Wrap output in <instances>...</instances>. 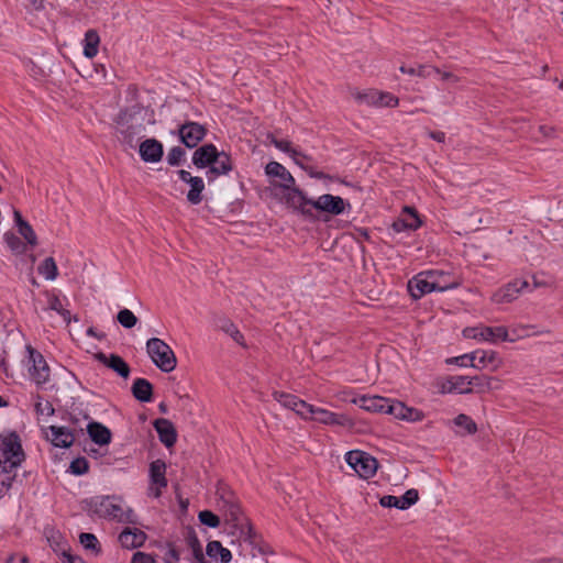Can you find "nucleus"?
<instances>
[{
	"label": "nucleus",
	"mask_w": 563,
	"mask_h": 563,
	"mask_svg": "<svg viewBox=\"0 0 563 563\" xmlns=\"http://www.w3.org/2000/svg\"><path fill=\"white\" fill-rule=\"evenodd\" d=\"M114 122L119 141L130 148H134L146 125L155 124V112L150 107L135 103L120 110Z\"/></svg>",
	"instance_id": "nucleus-1"
},
{
	"label": "nucleus",
	"mask_w": 563,
	"mask_h": 563,
	"mask_svg": "<svg viewBox=\"0 0 563 563\" xmlns=\"http://www.w3.org/2000/svg\"><path fill=\"white\" fill-rule=\"evenodd\" d=\"M24 460L19 434L15 431L0 433V498L11 488L16 470Z\"/></svg>",
	"instance_id": "nucleus-2"
},
{
	"label": "nucleus",
	"mask_w": 563,
	"mask_h": 563,
	"mask_svg": "<svg viewBox=\"0 0 563 563\" xmlns=\"http://www.w3.org/2000/svg\"><path fill=\"white\" fill-rule=\"evenodd\" d=\"M146 352L152 362L164 373H170L177 366V358L172 347L158 338L146 342Z\"/></svg>",
	"instance_id": "nucleus-3"
},
{
	"label": "nucleus",
	"mask_w": 563,
	"mask_h": 563,
	"mask_svg": "<svg viewBox=\"0 0 563 563\" xmlns=\"http://www.w3.org/2000/svg\"><path fill=\"white\" fill-rule=\"evenodd\" d=\"M283 199L287 207L292 208L306 219L311 221H329L328 217L319 216L313 211L314 208L311 207V202H316V199L307 197L306 192L300 188H292L291 191L285 192Z\"/></svg>",
	"instance_id": "nucleus-4"
},
{
	"label": "nucleus",
	"mask_w": 563,
	"mask_h": 563,
	"mask_svg": "<svg viewBox=\"0 0 563 563\" xmlns=\"http://www.w3.org/2000/svg\"><path fill=\"white\" fill-rule=\"evenodd\" d=\"M345 461L364 479L373 477L378 468L377 460L360 450L349 451L345 454Z\"/></svg>",
	"instance_id": "nucleus-5"
},
{
	"label": "nucleus",
	"mask_w": 563,
	"mask_h": 563,
	"mask_svg": "<svg viewBox=\"0 0 563 563\" xmlns=\"http://www.w3.org/2000/svg\"><path fill=\"white\" fill-rule=\"evenodd\" d=\"M311 207L320 214L339 216L342 214L346 209H351V203L344 200L340 196L331 194L321 195L316 199V202H311Z\"/></svg>",
	"instance_id": "nucleus-6"
},
{
	"label": "nucleus",
	"mask_w": 563,
	"mask_h": 563,
	"mask_svg": "<svg viewBox=\"0 0 563 563\" xmlns=\"http://www.w3.org/2000/svg\"><path fill=\"white\" fill-rule=\"evenodd\" d=\"M87 510L100 518L115 519L120 517L121 506L114 504L109 496H95L85 500Z\"/></svg>",
	"instance_id": "nucleus-7"
},
{
	"label": "nucleus",
	"mask_w": 563,
	"mask_h": 563,
	"mask_svg": "<svg viewBox=\"0 0 563 563\" xmlns=\"http://www.w3.org/2000/svg\"><path fill=\"white\" fill-rule=\"evenodd\" d=\"M206 134V126L194 121H185L177 130L180 142L188 148L196 147L205 139Z\"/></svg>",
	"instance_id": "nucleus-8"
},
{
	"label": "nucleus",
	"mask_w": 563,
	"mask_h": 563,
	"mask_svg": "<svg viewBox=\"0 0 563 563\" xmlns=\"http://www.w3.org/2000/svg\"><path fill=\"white\" fill-rule=\"evenodd\" d=\"M26 351L29 352L30 362H32V366L29 368L30 375L37 386H42L49 379V367L37 350L27 345Z\"/></svg>",
	"instance_id": "nucleus-9"
},
{
	"label": "nucleus",
	"mask_w": 563,
	"mask_h": 563,
	"mask_svg": "<svg viewBox=\"0 0 563 563\" xmlns=\"http://www.w3.org/2000/svg\"><path fill=\"white\" fill-rule=\"evenodd\" d=\"M432 276L429 275L428 271H423L408 282V291L413 299H420L424 295L441 288L439 284L433 282Z\"/></svg>",
	"instance_id": "nucleus-10"
},
{
	"label": "nucleus",
	"mask_w": 563,
	"mask_h": 563,
	"mask_svg": "<svg viewBox=\"0 0 563 563\" xmlns=\"http://www.w3.org/2000/svg\"><path fill=\"white\" fill-rule=\"evenodd\" d=\"M265 174L268 177L279 178V183L273 181L272 185L274 187L283 188L286 192L291 191L292 188H297L295 186V178L292 175L278 162H269L265 166Z\"/></svg>",
	"instance_id": "nucleus-11"
},
{
	"label": "nucleus",
	"mask_w": 563,
	"mask_h": 563,
	"mask_svg": "<svg viewBox=\"0 0 563 563\" xmlns=\"http://www.w3.org/2000/svg\"><path fill=\"white\" fill-rule=\"evenodd\" d=\"M529 284L527 280L522 279H514L506 284L504 287L499 288L492 296V300L495 303H508L512 302L517 299L518 295L525 289L528 288Z\"/></svg>",
	"instance_id": "nucleus-12"
},
{
	"label": "nucleus",
	"mask_w": 563,
	"mask_h": 563,
	"mask_svg": "<svg viewBox=\"0 0 563 563\" xmlns=\"http://www.w3.org/2000/svg\"><path fill=\"white\" fill-rule=\"evenodd\" d=\"M419 499V493L415 488H410L406 490V493L400 496L385 495L379 499L380 506L385 508L395 507L400 510L408 509L412 505H415Z\"/></svg>",
	"instance_id": "nucleus-13"
},
{
	"label": "nucleus",
	"mask_w": 563,
	"mask_h": 563,
	"mask_svg": "<svg viewBox=\"0 0 563 563\" xmlns=\"http://www.w3.org/2000/svg\"><path fill=\"white\" fill-rule=\"evenodd\" d=\"M309 419L318 421L324 424H335L342 427H352L351 419L343 413L331 412L327 409L313 406L311 416Z\"/></svg>",
	"instance_id": "nucleus-14"
},
{
	"label": "nucleus",
	"mask_w": 563,
	"mask_h": 563,
	"mask_svg": "<svg viewBox=\"0 0 563 563\" xmlns=\"http://www.w3.org/2000/svg\"><path fill=\"white\" fill-rule=\"evenodd\" d=\"M139 154L145 163H158L164 155V146L156 139H146L140 143Z\"/></svg>",
	"instance_id": "nucleus-15"
},
{
	"label": "nucleus",
	"mask_w": 563,
	"mask_h": 563,
	"mask_svg": "<svg viewBox=\"0 0 563 563\" xmlns=\"http://www.w3.org/2000/svg\"><path fill=\"white\" fill-rule=\"evenodd\" d=\"M96 360L115 372L120 377L126 379L130 376V365L118 354L111 353L107 355L102 352L96 354Z\"/></svg>",
	"instance_id": "nucleus-16"
},
{
	"label": "nucleus",
	"mask_w": 563,
	"mask_h": 563,
	"mask_svg": "<svg viewBox=\"0 0 563 563\" xmlns=\"http://www.w3.org/2000/svg\"><path fill=\"white\" fill-rule=\"evenodd\" d=\"M233 169V161L230 154L224 151H218V157L214 159L206 175L208 181H213L218 176L228 175Z\"/></svg>",
	"instance_id": "nucleus-17"
},
{
	"label": "nucleus",
	"mask_w": 563,
	"mask_h": 563,
	"mask_svg": "<svg viewBox=\"0 0 563 563\" xmlns=\"http://www.w3.org/2000/svg\"><path fill=\"white\" fill-rule=\"evenodd\" d=\"M47 430L51 432V438L46 435V439L56 448L68 449L75 442V433L67 427L49 426Z\"/></svg>",
	"instance_id": "nucleus-18"
},
{
	"label": "nucleus",
	"mask_w": 563,
	"mask_h": 563,
	"mask_svg": "<svg viewBox=\"0 0 563 563\" xmlns=\"http://www.w3.org/2000/svg\"><path fill=\"white\" fill-rule=\"evenodd\" d=\"M122 548L132 550L144 545L147 534L137 528H124L118 538Z\"/></svg>",
	"instance_id": "nucleus-19"
},
{
	"label": "nucleus",
	"mask_w": 563,
	"mask_h": 563,
	"mask_svg": "<svg viewBox=\"0 0 563 563\" xmlns=\"http://www.w3.org/2000/svg\"><path fill=\"white\" fill-rule=\"evenodd\" d=\"M218 157V148L214 144L209 143L197 147L192 154V164L199 168H210L214 159Z\"/></svg>",
	"instance_id": "nucleus-20"
},
{
	"label": "nucleus",
	"mask_w": 563,
	"mask_h": 563,
	"mask_svg": "<svg viewBox=\"0 0 563 563\" xmlns=\"http://www.w3.org/2000/svg\"><path fill=\"white\" fill-rule=\"evenodd\" d=\"M166 463L163 460H155L150 464V481L155 485L154 496L157 498L162 495V488L167 487Z\"/></svg>",
	"instance_id": "nucleus-21"
},
{
	"label": "nucleus",
	"mask_w": 563,
	"mask_h": 563,
	"mask_svg": "<svg viewBox=\"0 0 563 563\" xmlns=\"http://www.w3.org/2000/svg\"><path fill=\"white\" fill-rule=\"evenodd\" d=\"M154 428L158 434L159 441L166 446L172 448L177 441V431L168 419L158 418L154 421Z\"/></svg>",
	"instance_id": "nucleus-22"
},
{
	"label": "nucleus",
	"mask_w": 563,
	"mask_h": 563,
	"mask_svg": "<svg viewBox=\"0 0 563 563\" xmlns=\"http://www.w3.org/2000/svg\"><path fill=\"white\" fill-rule=\"evenodd\" d=\"M86 430L90 440L100 446L108 445L111 442L112 433L110 429L101 422L91 420L87 424Z\"/></svg>",
	"instance_id": "nucleus-23"
},
{
	"label": "nucleus",
	"mask_w": 563,
	"mask_h": 563,
	"mask_svg": "<svg viewBox=\"0 0 563 563\" xmlns=\"http://www.w3.org/2000/svg\"><path fill=\"white\" fill-rule=\"evenodd\" d=\"M131 393L137 401L151 402L153 400L154 387L148 379L139 377L134 379Z\"/></svg>",
	"instance_id": "nucleus-24"
},
{
	"label": "nucleus",
	"mask_w": 563,
	"mask_h": 563,
	"mask_svg": "<svg viewBox=\"0 0 563 563\" xmlns=\"http://www.w3.org/2000/svg\"><path fill=\"white\" fill-rule=\"evenodd\" d=\"M498 383L499 380L496 377L483 374L470 376V380H467V386L473 388V393L475 391L478 394H484L493 389H497Z\"/></svg>",
	"instance_id": "nucleus-25"
},
{
	"label": "nucleus",
	"mask_w": 563,
	"mask_h": 563,
	"mask_svg": "<svg viewBox=\"0 0 563 563\" xmlns=\"http://www.w3.org/2000/svg\"><path fill=\"white\" fill-rule=\"evenodd\" d=\"M354 404L358 405L360 408L369 411V412H378L385 413L386 404H388V398L382 396H362L353 400Z\"/></svg>",
	"instance_id": "nucleus-26"
},
{
	"label": "nucleus",
	"mask_w": 563,
	"mask_h": 563,
	"mask_svg": "<svg viewBox=\"0 0 563 563\" xmlns=\"http://www.w3.org/2000/svg\"><path fill=\"white\" fill-rule=\"evenodd\" d=\"M473 353L477 354L474 368H489L494 372L501 364V360L495 351L476 350Z\"/></svg>",
	"instance_id": "nucleus-27"
},
{
	"label": "nucleus",
	"mask_w": 563,
	"mask_h": 563,
	"mask_svg": "<svg viewBox=\"0 0 563 563\" xmlns=\"http://www.w3.org/2000/svg\"><path fill=\"white\" fill-rule=\"evenodd\" d=\"M481 340L489 341V342H497V341H509L514 342L515 339L509 338V333L506 327L499 325V327H482V330L479 332Z\"/></svg>",
	"instance_id": "nucleus-28"
},
{
	"label": "nucleus",
	"mask_w": 563,
	"mask_h": 563,
	"mask_svg": "<svg viewBox=\"0 0 563 563\" xmlns=\"http://www.w3.org/2000/svg\"><path fill=\"white\" fill-rule=\"evenodd\" d=\"M428 273L429 275H434L432 276L433 282L441 286V288L435 289V291L443 292L449 289L457 288L460 285L457 279L448 272L441 269H430Z\"/></svg>",
	"instance_id": "nucleus-29"
},
{
	"label": "nucleus",
	"mask_w": 563,
	"mask_h": 563,
	"mask_svg": "<svg viewBox=\"0 0 563 563\" xmlns=\"http://www.w3.org/2000/svg\"><path fill=\"white\" fill-rule=\"evenodd\" d=\"M405 210L409 211L411 214L410 219H397L393 222L391 228L395 232H402V231H413L420 228L421 220L418 217V213L413 208L406 207Z\"/></svg>",
	"instance_id": "nucleus-30"
},
{
	"label": "nucleus",
	"mask_w": 563,
	"mask_h": 563,
	"mask_svg": "<svg viewBox=\"0 0 563 563\" xmlns=\"http://www.w3.org/2000/svg\"><path fill=\"white\" fill-rule=\"evenodd\" d=\"M467 380H470V376L455 375L448 378L446 384L443 385L444 391L454 393L457 391L460 394H472L473 388L467 386Z\"/></svg>",
	"instance_id": "nucleus-31"
},
{
	"label": "nucleus",
	"mask_w": 563,
	"mask_h": 563,
	"mask_svg": "<svg viewBox=\"0 0 563 563\" xmlns=\"http://www.w3.org/2000/svg\"><path fill=\"white\" fill-rule=\"evenodd\" d=\"M266 137L269 141V143L273 144L276 148L289 154L295 162H297L298 157L307 159V162L311 161L310 156L302 154L301 152L292 148L291 143L289 141L278 140L275 137V135L273 133H268Z\"/></svg>",
	"instance_id": "nucleus-32"
},
{
	"label": "nucleus",
	"mask_w": 563,
	"mask_h": 563,
	"mask_svg": "<svg viewBox=\"0 0 563 563\" xmlns=\"http://www.w3.org/2000/svg\"><path fill=\"white\" fill-rule=\"evenodd\" d=\"M47 542L51 549L57 554L62 555L63 560H67V556H71L70 547L65 538L59 532H54L47 538Z\"/></svg>",
	"instance_id": "nucleus-33"
},
{
	"label": "nucleus",
	"mask_w": 563,
	"mask_h": 563,
	"mask_svg": "<svg viewBox=\"0 0 563 563\" xmlns=\"http://www.w3.org/2000/svg\"><path fill=\"white\" fill-rule=\"evenodd\" d=\"M189 191L187 192V200L191 205H199L202 201V191L205 190V183L201 177L195 176L190 183Z\"/></svg>",
	"instance_id": "nucleus-34"
},
{
	"label": "nucleus",
	"mask_w": 563,
	"mask_h": 563,
	"mask_svg": "<svg viewBox=\"0 0 563 563\" xmlns=\"http://www.w3.org/2000/svg\"><path fill=\"white\" fill-rule=\"evenodd\" d=\"M85 46L84 55L88 58H92L98 53V45L100 43L99 34L96 30H88L85 34Z\"/></svg>",
	"instance_id": "nucleus-35"
},
{
	"label": "nucleus",
	"mask_w": 563,
	"mask_h": 563,
	"mask_svg": "<svg viewBox=\"0 0 563 563\" xmlns=\"http://www.w3.org/2000/svg\"><path fill=\"white\" fill-rule=\"evenodd\" d=\"M186 541L188 547L191 549L194 558L200 562L203 561L205 555L202 552V545L198 539V536L192 527H188Z\"/></svg>",
	"instance_id": "nucleus-36"
},
{
	"label": "nucleus",
	"mask_w": 563,
	"mask_h": 563,
	"mask_svg": "<svg viewBox=\"0 0 563 563\" xmlns=\"http://www.w3.org/2000/svg\"><path fill=\"white\" fill-rule=\"evenodd\" d=\"M399 70L402 74H408L410 76H418L421 78H427L432 75V73H440V69L434 66L429 65H418L417 67H407L405 65L400 66Z\"/></svg>",
	"instance_id": "nucleus-37"
},
{
	"label": "nucleus",
	"mask_w": 563,
	"mask_h": 563,
	"mask_svg": "<svg viewBox=\"0 0 563 563\" xmlns=\"http://www.w3.org/2000/svg\"><path fill=\"white\" fill-rule=\"evenodd\" d=\"M4 242L11 252L15 255L24 254L27 250L26 244L19 236L12 232H5L3 235Z\"/></svg>",
	"instance_id": "nucleus-38"
},
{
	"label": "nucleus",
	"mask_w": 563,
	"mask_h": 563,
	"mask_svg": "<svg viewBox=\"0 0 563 563\" xmlns=\"http://www.w3.org/2000/svg\"><path fill=\"white\" fill-rule=\"evenodd\" d=\"M236 530H239L240 537L243 538L245 542L250 543L253 548L256 547V539L260 538V536L254 530L253 525L249 518H244L241 527Z\"/></svg>",
	"instance_id": "nucleus-39"
},
{
	"label": "nucleus",
	"mask_w": 563,
	"mask_h": 563,
	"mask_svg": "<svg viewBox=\"0 0 563 563\" xmlns=\"http://www.w3.org/2000/svg\"><path fill=\"white\" fill-rule=\"evenodd\" d=\"M38 274L47 280H54L58 275V268L53 257H46L37 267Z\"/></svg>",
	"instance_id": "nucleus-40"
},
{
	"label": "nucleus",
	"mask_w": 563,
	"mask_h": 563,
	"mask_svg": "<svg viewBox=\"0 0 563 563\" xmlns=\"http://www.w3.org/2000/svg\"><path fill=\"white\" fill-rule=\"evenodd\" d=\"M79 542L86 550H90L96 555L102 552L101 544L93 533L81 532L79 534Z\"/></svg>",
	"instance_id": "nucleus-41"
},
{
	"label": "nucleus",
	"mask_w": 563,
	"mask_h": 563,
	"mask_svg": "<svg viewBox=\"0 0 563 563\" xmlns=\"http://www.w3.org/2000/svg\"><path fill=\"white\" fill-rule=\"evenodd\" d=\"M220 328L229 334L238 344L245 346L244 335L240 332L236 325L230 319L221 320Z\"/></svg>",
	"instance_id": "nucleus-42"
},
{
	"label": "nucleus",
	"mask_w": 563,
	"mask_h": 563,
	"mask_svg": "<svg viewBox=\"0 0 563 563\" xmlns=\"http://www.w3.org/2000/svg\"><path fill=\"white\" fill-rule=\"evenodd\" d=\"M453 422L456 427L463 428L465 430L464 434H475L477 432L476 422L467 415L460 413L454 419Z\"/></svg>",
	"instance_id": "nucleus-43"
},
{
	"label": "nucleus",
	"mask_w": 563,
	"mask_h": 563,
	"mask_svg": "<svg viewBox=\"0 0 563 563\" xmlns=\"http://www.w3.org/2000/svg\"><path fill=\"white\" fill-rule=\"evenodd\" d=\"M117 321L125 329H132L136 325L139 319L129 309H121L117 313Z\"/></svg>",
	"instance_id": "nucleus-44"
},
{
	"label": "nucleus",
	"mask_w": 563,
	"mask_h": 563,
	"mask_svg": "<svg viewBox=\"0 0 563 563\" xmlns=\"http://www.w3.org/2000/svg\"><path fill=\"white\" fill-rule=\"evenodd\" d=\"M89 471V462L86 457L79 456L74 459L68 467V472L76 476H81L87 474Z\"/></svg>",
	"instance_id": "nucleus-45"
},
{
	"label": "nucleus",
	"mask_w": 563,
	"mask_h": 563,
	"mask_svg": "<svg viewBox=\"0 0 563 563\" xmlns=\"http://www.w3.org/2000/svg\"><path fill=\"white\" fill-rule=\"evenodd\" d=\"M216 495L222 504L238 497L232 488L223 481H218Z\"/></svg>",
	"instance_id": "nucleus-46"
},
{
	"label": "nucleus",
	"mask_w": 563,
	"mask_h": 563,
	"mask_svg": "<svg viewBox=\"0 0 563 563\" xmlns=\"http://www.w3.org/2000/svg\"><path fill=\"white\" fill-rule=\"evenodd\" d=\"M273 398L276 401H278L283 407L290 409V410H294V408L296 407L297 399H298V397L292 394H288L285 391H278V390H275L273 393Z\"/></svg>",
	"instance_id": "nucleus-47"
},
{
	"label": "nucleus",
	"mask_w": 563,
	"mask_h": 563,
	"mask_svg": "<svg viewBox=\"0 0 563 563\" xmlns=\"http://www.w3.org/2000/svg\"><path fill=\"white\" fill-rule=\"evenodd\" d=\"M405 404L398 400H393L388 398V404H386L385 413L394 416L396 419L404 420L405 419Z\"/></svg>",
	"instance_id": "nucleus-48"
},
{
	"label": "nucleus",
	"mask_w": 563,
	"mask_h": 563,
	"mask_svg": "<svg viewBox=\"0 0 563 563\" xmlns=\"http://www.w3.org/2000/svg\"><path fill=\"white\" fill-rule=\"evenodd\" d=\"M198 519L201 522V525L207 526L209 528H218L221 523V520L218 515L212 512L211 510H201L198 514Z\"/></svg>",
	"instance_id": "nucleus-49"
},
{
	"label": "nucleus",
	"mask_w": 563,
	"mask_h": 563,
	"mask_svg": "<svg viewBox=\"0 0 563 563\" xmlns=\"http://www.w3.org/2000/svg\"><path fill=\"white\" fill-rule=\"evenodd\" d=\"M18 231L27 244L31 246H35L37 244V236L29 222L19 225Z\"/></svg>",
	"instance_id": "nucleus-50"
},
{
	"label": "nucleus",
	"mask_w": 563,
	"mask_h": 563,
	"mask_svg": "<svg viewBox=\"0 0 563 563\" xmlns=\"http://www.w3.org/2000/svg\"><path fill=\"white\" fill-rule=\"evenodd\" d=\"M186 155V151L180 146H174L167 154V163L170 166H179Z\"/></svg>",
	"instance_id": "nucleus-51"
},
{
	"label": "nucleus",
	"mask_w": 563,
	"mask_h": 563,
	"mask_svg": "<svg viewBox=\"0 0 563 563\" xmlns=\"http://www.w3.org/2000/svg\"><path fill=\"white\" fill-rule=\"evenodd\" d=\"M356 99L360 102H365L367 104H379L380 106V92L377 90H368L367 92L357 93Z\"/></svg>",
	"instance_id": "nucleus-52"
},
{
	"label": "nucleus",
	"mask_w": 563,
	"mask_h": 563,
	"mask_svg": "<svg viewBox=\"0 0 563 563\" xmlns=\"http://www.w3.org/2000/svg\"><path fill=\"white\" fill-rule=\"evenodd\" d=\"M228 522L232 526L233 529H238L241 527V523L244 521V514L242 507H239L234 510H231L225 514Z\"/></svg>",
	"instance_id": "nucleus-53"
},
{
	"label": "nucleus",
	"mask_w": 563,
	"mask_h": 563,
	"mask_svg": "<svg viewBox=\"0 0 563 563\" xmlns=\"http://www.w3.org/2000/svg\"><path fill=\"white\" fill-rule=\"evenodd\" d=\"M313 409V405L306 402L305 400L298 398L296 402V407L294 411L302 417L303 419H309Z\"/></svg>",
	"instance_id": "nucleus-54"
},
{
	"label": "nucleus",
	"mask_w": 563,
	"mask_h": 563,
	"mask_svg": "<svg viewBox=\"0 0 563 563\" xmlns=\"http://www.w3.org/2000/svg\"><path fill=\"white\" fill-rule=\"evenodd\" d=\"M476 357H477V354L472 352L470 354H464L461 356L453 357L451 360V362H454L459 366H471L474 368Z\"/></svg>",
	"instance_id": "nucleus-55"
},
{
	"label": "nucleus",
	"mask_w": 563,
	"mask_h": 563,
	"mask_svg": "<svg viewBox=\"0 0 563 563\" xmlns=\"http://www.w3.org/2000/svg\"><path fill=\"white\" fill-rule=\"evenodd\" d=\"M303 158L301 157H298L297 158V162H295L300 168H302L305 172L308 173V175L312 178H317V179H322V178H325V174L323 172H318V170H314L313 166L309 165V164H305L303 163Z\"/></svg>",
	"instance_id": "nucleus-56"
},
{
	"label": "nucleus",
	"mask_w": 563,
	"mask_h": 563,
	"mask_svg": "<svg viewBox=\"0 0 563 563\" xmlns=\"http://www.w3.org/2000/svg\"><path fill=\"white\" fill-rule=\"evenodd\" d=\"M405 416L404 420L409 422H418L424 418V413L421 410L408 406H405Z\"/></svg>",
	"instance_id": "nucleus-57"
},
{
	"label": "nucleus",
	"mask_w": 563,
	"mask_h": 563,
	"mask_svg": "<svg viewBox=\"0 0 563 563\" xmlns=\"http://www.w3.org/2000/svg\"><path fill=\"white\" fill-rule=\"evenodd\" d=\"M37 398H38V401L34 406L35 412L37 415H43L44 411H46L47 416H53L55 413V409H54L52 402L46 401L45 405L43 406V404L41 401L42 397L37 396Z\"/></svg>",
	"instance_id": "nucleus-58"
},
{
	"label": "nucleus",
	"mask_w": 563,
	"mask_h": 563,
	"mask_svg": "<svg viewBox=\"0 0 563 563\" xmlns=\"http://www.w3.org/2000/svg\"><path fill=\"white\" fill-rule=\"evenodd\" d=\"M119 515H120V517H118L117 520L120 522L132 523V525L137 523L136 515L134 514V511L131 508H129L126 511H124L121 508V512H119Z\"/></svg>",
	"instance_id": "nucleus-59"
},
{
	"label": "nucleus",
	"mask_w": 563,
	"mask_h": 563,
	"mask_svg": "<svg viewBox=\"0 0 563 563\" xmlns=\"http://www.w3.org/2000/svg\"><path fill=\"white\" fill-rule=\"evenodd\" d=\"M133 563H156L155 558L152 554L137 551L132 556Z\"/></svg>",
	"instance_id": "nucleus-60"
},
{
	"label": "nucleus",
	"mask_w": 563,
	"mask_h": 563,
	"mask_svg": "<svg viewBox=\"0 0 563 563\" xmlns=\"http://www.w3.org/2000/svg\"><path fill=\"white\" fill-rule=\"evenodd\" d=\"M66 413L68 415V421L74 426H78L81 418L85 420L90 419V416L81 410L78 413H76L75 411H66Z\"/></svg>",
	"instance_id": "nucleus-61"
},
{
	"label": "nucleus",
	"mask_w": 563,
	"mask_h": 563,
	"mask_svg": "<svg viewBox=\"0 0 563 563\" xmlns=\"http://www.w3.org/2000/svg\"><path fill=\"white\" fill-rule=\"evenodd\" d=\"M222 548L223 547L220 541H209L206 548L207 555L210 558H217Z\"/></svg>",
	"instance_id": "nucleus-62"
},
{
	"label": "nucleus",
	"mask_w": 563,
	"mask_h": 563,
	"mask_svg": "<svg viewBox=\"0 0 563 563\" xmlns=\"http://www.w3.org/2000/svg\"><path fill=\"white\" fill-rule=\"evenodd\" d=\"M48 296V307L47 309L54 310L57 313L63 309V305L60 302V299L55 294L46 292Z\"/></svg>",
	"instance_id": "nucleus-63"
},
{
	"label": "nucleus",
	"mask_w": 563,
	"mask_h": 563,
	"mask_svg": "<svg viewBox=\"0 0 563 563\" xmlns=\"http://www.w3.org/2000/svg\"><path fill=\"white\" fill-rule=\"evenodd\" d=\"M380 106L396 107L398 106V98L389 92H380Z\"/></svg>",
	"instance_id": "nucleus-64"
}]
</instances>
